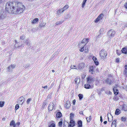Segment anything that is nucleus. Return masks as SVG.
<instances>
[{"instance_id":"nucleus-22","label":"nucleus","mask_w":127,"mask_h":127,"mask_svg":"<svg viewBox=\"0 0 127 127\" xmlns=\"http://www.w3.org/2000/svg\"><path fill=\"white\" fill-rule=\"evenodd\" d=\"M78 126L79 127H82V122L81 120L79 121L78 122Z\"/></svg>"},{"instance_id":"nucleus-16","label":"nucleus","mask_w":127,"mask_h":127,"mask_svg":"<svg viewBox=\"0 0 127 127\" xmlns=\"http://www.w3.org/2000/svg\"><path fill=\"white\" fill-rule=\"evenodd\" d=\"M80 81V78L78 77L76 78L75 79V83L77 84H78L79 83Z\"/></svg>"},{"instance_id":"nucleus-1","label":"nucleus","mask_w":127,"mask_h":127,"mask_svg":"<svg viewBox=\"0 0 127 127\" xmlns=\"http://www.w3.org/2000/svg\"><path fill=\"white\" fill-rule=\"evenodd\" d=\"M25 9L23 4L19 2H8L6 4L5 9L8 12L11 11L15 14H20Z\"/></svg>"},{"instance_id":"nucleus-14","label":"nucleus","mask_w":127,"mask_h":127,"mask_svg":"<svg viewBox=\"0 0 127 127\" xmlns=\"http://www.w3.org/2000/svg\"><path fill=\"white\" fill-rule=\"evenodd\" d=\"M24 97L22 96L20 97L19 99L18 103L19 104H22L24 101Z\"/></svg>"},{"instance_id":"nucleus-51","label":"nucleus","mask_w":127,"mask_h":127,"mask_svg":"<svg viewBox=\"0 0 127 127\" xmlns=\"http://www.w3.org/2000/svg\"><path fill=\"white\" fill-rule=\"evenodd\" d=\"M20 123L19 122H18L16 123V127H18L19 125H20Z\"/></svg>"},{"instance_id":"nucleus-19","label":"nucleus","mask_w":127,"mask_h":127,"mask_svg":"<svg viewBox=\"0 0 127 127\" xmlns=\"http://www.w3.org/2000/svg\"><path fill=\"white\" fill-rule=\"evenodd\" d=\"M10 126H13V127H16V125L14 121H12L10 122Z\"/></svg>"},{"instance_id":"nucleus-50","label":"nucleus","mask_w":127,"mask_h":127,"mask_svg":"<svg viewBox=\"0 0 127 127\" xmlns=\"http://www.w3.org/2000/svg\"><path fill=\"white\" fill-rule=\"evenodd\" d=\"M59 125L60 127L62 126V121H60L59 122Z\"/></svg>"},{"instance_id":"nucleus-53","label":"nucleus","mask_w":127,"mask_h":127,"mask_svg":"<svg viewBox=\"0 0 127 127\" xmlns=\"http://www.w3.org/2000/svg\"><path fill=\"white\" fill-rule=\"evenodd\" d=\"M116 62L117 63H119L120 62V60L119 58H117L116 59Z\"/></svg>"},{"instance_id":"nucleus-7","label":"nucleus","mask_w":127,"mask_h":127,"mask_svg":"<svg viewBox=\"0 0 127 127\" xmlns=\"http://www.w3.org/2000/svg\"><path fill=\"white\" fill-rule=\"evenodd\" d=\"M5 16L3 10L1 11L0 12V19H4Z\"/></svg>"},{"instance_id":"nucleus-32","label":"nucleus","mask_w":127,"mask_h":127,"mask_svg":"<svg viewBox=\"0 0 127 127\" xmlns=\"http://www.w3.org/2000/svg\"><path fill=\"white\" fill-rule=\"evenodd\" d=\"M74 114L73 113H71L70 114V119L72 120L73 119V118L74 117Z\"/></svg>"},{"instance_id":"nucleus-29","label":"nucleus","mask_w":127,"mask_h":127,"mask_svg":"<svg viewBox=\"0 0 127 127\" xmlns=\"http://www.w3.org/2000/svg\"><path fill=\"white\" fill-rule=\"evenodd\" d=\"M116 121H113L111 125L112 127H116Z\"/></svg>"},{"instance_id":"nucleus-18","label":"nucleus","mask_w":127,"mask_h":127,"mask_svg":"<svg viewBox=\"0 0 127 127\" xmlns=\"http://www.w3.org/2000/svg\"><path fill=\"white\" fill-rule=\"evenodd\" d=\"M113 90L114 92V94L115 95H117L118 94L119 91L118 90L116 89V88H113Z\"/></svg>"},{"instance_id":"nucleus-43","label":"nucleus","mask_w":127,"mask_h":127,"mask_svg":"<svg viewBox=\"0 0 127 127\" xmlns=\"http://www.w3.org/2000/svg\"><path fill=\"white\" fill-rule=\"evenodd\" d=\"M114 99L115 100H117L119 99V98L116 95L114 96Z\"/></svg>"},{"instance_id":"nucleus-39","label":"nucleus","mask_w":127,"mask_h":127,"mask_svg":"<svg viewBox=\"0 0 127 127\" xmlns=\"http://www.w3.org/2000/svg\"><path fill=\"white\" fill-rule=\"evenodd\" d=\"M123 74L126 76H127V70H125L123 72Z\"/></svg>"},{"instance_id":"nucleus-59","label":"nucleus","mask_w":127,"mask_h":127,"mask_svg":"<svg viewBox=\"0 0 127 127\" xmlns=\"http://www.w3.org/2000/svg\"><path fill=\"white\" fill-rule=\"evenodd\" d=\"M100 121L101 123H102V122L103 120L102 119V118L101 116L100 117Z\"/></svg>"},{"instance_id":"nucleus-25","label":"nucleus","mask_w":127,"mask_h":127,"mask_svg":"<svg viewBox=\"0 0 127 127\" xmlns=\"http://www.w3.org/2000/svg\"><path fill=\"white\" fill-rule=\"evenodd\" d=\"M63 10H62V9H59L57 12V14L58 15H60L62 13H63V12H62V11Z\"/></svg>"},{"instance_id":"nucleus-27","label":"nucleus","mask_w":127,"mask_h":127,"mask_svg":"<svg viewBox=\"0 0 127 127\" xmlns=\"http://www.w3.org/2000/svg\"><path fill=\"white\" fill-rule=\"evenodd\" d=\"M115 34V32H108L107 35L109 36H113Z\"/></svg>"},{"instance_id":"nucleus-2","label":"nucleus","mask_w":127,"mask_h":127,"mask_svg":"<svg viewBox=\"0 0 127 127\" xmlns=\"http://www.w3.org/2000/svg\"><path fill=\"white\" fill-rule=\"evenodd\" d=\"M20 41L22 43V44L20 45H18L17 47L19 48H21L24 47V44L26 43L28 46H29L30 45V41L29 38H26L25 35H23L20 36Z\"/></svg>"},{"instance_id":"nucleus-38","label":"nucleus","mask_w":127,"mask_h":127,"mask_svg":"<svg viewBox=\"0 0 127 127\" xmlns=\"http://www.w3.org/2000/svg\"><path fill=\"white\" fill-rule=\"evenodd\" d=\"M4 101H0V107H2L4 106Z\"/></svg>"},{"instance_id":"nucleus-17","label":"nucleus","mask_w":127,"mask_h":127,"mask_svg":"<svg viewBox=\"0 0 127 127\" xmlns=\"http://www.w3.org/2000/svg\"><path fill=\"white\" fill-rule=\"evenodd\" d=\"M122 51L123 53L125 54H127V48L124 47L123 48L122 50Z\"/></svg>"},{"instance_id":"nucleus-12","label":"nucleus","mask_w":127,"mask_h":127,"mask_svg":"<svg viewBox=\"0 0 127 127\" xmlns=\"http://www.w3.org/2000/svg\"><path fill=\"white\" fill-rule=\"evenodd\" d=\"M70 106V104L69 101L67 100L65 104L64 105V106L66 108H69Z\"/></svg>"},{"instance_id":"nucleus-34","label":"nucleus","mask_w":127,"mask_h":127,"mask_svg":"<svg viewBox=\"0 0 127 127\" xmlns=\"http://www.w3.org/2000/svg\"><path fill=\"white\" fill-rule=\"evenodd\" d=\"M91 116H90L89 117H87L86 118V119L87 120V121L88 122H89L91 120Z\"/></svg>"},{"instance_id":"nucleus-26","label":"nucleus","mask_w":127,"mask_h":127,"mask_svg":"<svg viewBox=\"0 0 127 127\" xmlns=\"http://www.w3.org/2000/svg\"><path fill=\"white\" fill-rule=\"evenodd\" d=\"M121 111L118 109H116L115 112V114L116 115H118L121 113Z\"/></svg>"},{"instance_id":"nucleus-44","label":"nucleus","mask_w":127,"mask_h":127,"mask_svg":"<svg viewBox=\"0 0 127 127\" xmlns=\"http://www.w3.org/2000/svg\"><path fill=\"white\" fill-rule=\"evenodd\" d=\"M55 124L54 123H52L49 126V127H55Z\"/></svg>"},{"instance_id":"nucleus-60","label":"nucleus","mask_w":127,"mask_h":127,"mask_svg":"<svg viewBox=\"0 0 127 127\" xmlns=\"http://www.w3.org/2000/svg\"><path fill=\"white\" fill-rule=\"evenodd\" d=\"M75 100H73V103L74 105L75 104Z\"/></svg>"},{"instance_id":"nucleus-23","label":"nucleus","mask_w":127,"mask_h":127,"mask_svg":"<svg viewBox=\"0 0 127 127\" xmlns=\"http://www.w3.org/2000/svg\"><path fill=\"white\" fill-rule=\"evenodd\" d=\"M47 100H44L43 102V104L42 106V108H44L45 106V105L47 103Z\"/></svg>"},{"instance_id":"nucleus-42","label":"nucleus","mask_w":127,"mask_h":127,"mask_svg":"<svg viewBox=\"0 0 127 127\" xmlns=\"http://www.w3.org/2000/svg\"><path fill=\"white\" fill-rule=\"evenodd\" d=\"M19 107V106L18 104H16L15 106V110H16L18 109Z\"/></svg>"},{"instance_id":"nucleus-48","label":"nucleus","mask_w":127,"mask_h":127,"mask_svg":"<svg viewBox=\"0 0 127 127\" xmlns=\"http://www.w3.org/2000/svg\"><path fill=\"white\" fill-rule=\"evenodd\" d=\"M100 20H99V19L98 18H97L95 20V23H97Z\"/></svg>"},{"instance_id":"nucleus-40","label":"nucleus","mask_w":127,"mask_h":127,"mask_svg":"<svg viewBox=\"0 0 127 127\" xmlns=\"http://www.w3.org/2000/svg\"><path fill=\"white\" fill-rule=\"evenodd\" d=\"M70 68L71 69H77L76 68V66L75 65H71V66H70Z\"/></svg>"},{"instance_id":"nucleus-54","label":"nucleus","mask_w":127,"mask_h":127,"mask_svg":"<svg viewBox=\"0 0 127 127\" xmlns=\"http://www.w3.org/2000/svg\"><path fill=\"white\" fill-rule=\"evenodd\" d=\"M94 69L91 70V72H90L92 74H93L94 73Z\"/></svg>"},{"instance_id":"nucleus-35","label":"nucleus","mask_w":127,"mask_h":127,"mask_svg":"<svg viewBox=\"0 0 127 127\" xmlns=\"http://www.w3.org/2000/svg\"><path fill=\"white\" fill-rule=\"evenodd\" d=\"M78 96L79 97V99L81 100L83 97V95L81 94H79L78 95Z\"/></svg>"},{"instance_id":"nucleus-33","label":"nucleus","mask_w":127,"mask_h":127,"mask_svg":"<svg viewBox=\"0 0 127 127\" xmlns=\"http://www.w3.org/2000/svg\"><path fill=\"white\" fill-rule=\"evenodd\" d=\"M64 21H63L62 20L60 21L57 22L56 23V25H60Z\"/></svg>"},{"instance_id":"nucleus-47","label":"nucleus","mask_w":127,"mask_h":127,"mask_svg":"<svg viewBox=\"0 0 127 127\" xmlns=\"http://www.w3.org/2000/svg\"><path fill=\"white\" fill-rule=\"evenodd\" d=\"M89 49L87 47H85V52L86 53H87Z\"/></svg>"},{"instance_id":"nucleus-63","label":"nucleus","mask_w":127,"mask_h":127,"mask_svg":"<svg viewBox=\"0 0 127 127\" xmlns=\"http://www.w3.org/2000/svg\"><path fill=\"white\" fill-rule=\"evenodd\" d=\"M63 126L64 127H67V126H66L65 123H64V125H63Z\"/></svg>"},{"instance_id":"nucleus-31","label":"nucleus","mask_w":127,"mask_h":127,"mask_svg":"<svg viewBox=\"0 0 127 127\" xmlns=\"http://www.w3.org/2000/svg\"><path fill=\"white\" fill-rule=\"evenodd\" d=\"M103 15L102 14H100L97 17L100 20H101L103 18Z\"/></svg>"},{"instance_id":"nucleus-5","label":"nucleus","mask_w":127,"mask_h":127,"mask_svg":"<svg viewBox=\"0 0 127 127\" xmlns=\"http://www.w3.org/2000/svg\"><path fill=\"white\" fill-rule=\"evenodd\" d=\"M88 38H84L82 41V42L80 43H79V47H81V45H85L88 42Z\"/></svg>"},{"instance_id":"nucleus-52","label":"nucleus","mask_w":127,"mask_h":127,"mask_svg":"<svg viewBox=\"0 0 127 127\" xmlns=\"http://www.w3.org/2000/svg\"><path fill=\"white\" fill-rule=\"evenodd\" d=\"M31 99L30 98L28 99L27 101V103L28 104H29V103L30 101H31Z\"/></svg>"},{"instance_id":"nucleus-36","label":"nucleus","mask_w":127,"mask_h":127,"mask_svg":"<svg viewBox=\"0 0 127 127\" xmlns=\"http://www.w3.org/2000/svg\"><path fill=\"white\" fill-rule=\"evenodd\" d=\"M94 67L93 66H90L89 68V71L90 72H91V70L94 69Z\"/></svg>"},{"instance_id":"nucleus-11","label":"nucleus","mask_w":127,"mask_h":127,"mask_svg":"<svg viewBox=\"0 0 127 127\" xmlns=\"http://www.w3.org/2000/svg\"><path fill=\"white\" fill-rule=\"evenodd\" d=\"M87 82L88 83H90L93 82V79L92 77H89L87 78Z\"/></svg>"},{"instance_id":"nucleus-15","label":"nucleus","mask_w":127,"mask_h":127,"mask_svg":"<svg viewBox=\"0 0 127 127\" xmlns=\"http://www.w3.org/2000/svg\"><path fill=\"white\" fill-rule=\"evenodd\" d=\"M93 59L96 65H98L99 64L98 62L97 61V59L95 57H93L92 58Z\"/></svg>"},{"instance_id":"nucleus-9","label":"nucleus","mask_w":127,"mask_h":127,"mask_svg":"<svg viewBox=\"0 0 127 127\" xmlns=\"http://www.w3.org/2000/svg\"><path fill=\"white\" fill-rule=\"evenodd\" d=\"M86 84L84 85V87L86 89H92L93 88V86L92 85H90L88 84Z\"/></svg>"},{"instance_id":"nucleus-28","label":"nucleus","mask_w":127,"mask_h":127,"mask_svg":"<svg viewBox=\"0 0 127 127\" xmlns=\"http://www.w3.org/2000/svg\"><path fill=\"white\" fill-rule=\"evenodd\" d=\"M38 20V19L37 18H35L32 21V23L33 24H34L36 23Z\"/></svg>"},{"instance_id":"nucleus-30","label":"nucleus","mask_w":127,"mask_h":127,"mask_svg":"<svg viewBox=\"0 0 127 127\" xmlns=\"http://www.w3.org/2000/svg\"><path fill=\"white\" fill-rule=\"evenodd\" d=\"M85 46V45H81V47H82V48H81L79 50V51L81 52H83L84 50V47Z\"/></svg>"},{"instance_id":"nucleus-45","label":"nucleus","mask_w":127,"mask_h":127,"mask_svg":"<svg viewBox=\"0 0 127 127\" xmlns=\"http://www.w3.org/2000/svg\"><path fill=\"white\" fill-rule=\"evenodd\" d=\"M86 2L85 1H83L82 5V6L83 8L84 7Z\"/></svg>"},{"instance_id":"nucleus-4","label":"nucleus","mask_w":127,"mask_h":127,"mask_svg":"<svg viewBox=\"0 0 127 127\" xmlns=\"http://www.w3.org/2000/svg\"><path fill=\"white\" fill-rule=\"evenodd\" d=\"M16 65L15 64H11L7 68V70L9 72H12L13 71V69L15 68Z\"/></svg>"},{"instance_id":"nucleus-62","label":"nucleus","mask_w":127,"mask_h":127,"mask_svg":"<svg viewBox=\"0 0 127 127\" xmlns=\"http://www.w3.org/2000/svg\"><path fill=\"white\" fill-rule=\"evenodd\" d=\"M48 87V86L46 85V86H44V87H42L43 88H47Z\"/></svg>"},{"instance_id":"nucleus-3","label":"nucleus","mask_w":127,"mask_h":127,"mask_svg":"<svg viewBox=\"0 0 127 127\" xmlns=\"http://www.w3.org/2000/svg\"><path fill=\"white\" fill-rule=\"evenodd\" d=\"M100 56L102 59L104 58L107 55V53L104 51V50L102 49L100 51L99 54Z\"/></svg>"},{"instance_id":"nucleus-49","label":"nucleus","mask_w":127,"mask_h":127,"mask_svg":"<svg viewBox=\"0 0 127 127\" xmlns=\"http://www.w3.org/2000/svg\"><path fill=\"white\" fill-rule=\"evenodd\" d=\"M100 20H99V19L98 18H97L95 20V23H97Z\"/></svg>"},{"instance_id":"nucleus-13","label":"nucleus","mask_w":127,"mask_h":127,"mask_svg":"<svg viewBox=\"0 0 127 127\" xmlns=\"http://www.w3.org/2000/svg\"><path fill=\"white\" fill-rule=\"evenodd\" d=\"M84 67V64L83 63H80L78 65V68L77 69L79 70H82Z\"/></svg>"},{"instance_id":"nucleus-37","label":"nucleus","mask_w":127,"mask_h":127,"mask_svg":"<svg viewBox=\"0 0 127 127\" xmlns=\"http://www.w3.org/2000/svg\"><path fill=\"white\" fill-rule=\"evenodd\" d=\"M46 24L44 23H41L40 25V27H44L45 25Z\"/></svg>"},{"instance_id":"nucleus-21","label":"nucleus","mask_w":127,"mask_h":127,"mask_svg":"<svg viewBox=\"0 0 127 127\" xmlns=\"http://www.w3.org/2000/svg\"><path fill=\"white\" fill-rule=\"evenodd\" d=\"M68 7V5H65L62 8V10H63L62 11V12H64V11L67 9Z\"/></svg>"},{"instance_id":"nucleus-8","label":"nucleus","mask_w":127,"mask_h":127,"mask_svg":"<svg viewBox=\"0 0 127 127\" xmlns=\"http://www.w3.org/2000/svg\"><path fill=\"white\" fill-rule=\"evenodd\" d=\"M54 106V104L53 103H51L48 106V109L49 110L51 111L53 109Z\"/></svg>"},{"instance_id":"nucleus-64","label":"nucleus","mask_w":127,"mask_h":127,"mask_svg":"<svg viewBox=\"0 0 127 127\" xmlns=\"http://www.w3.org/2000/svg\"><path fill=\"white\" fill-rule=\"evenodd\" d=\"M125 70H127V65H126L125 66Z\"/></svg>"},{"instance_id":"nucleus-6","label":"nucleus","mask_w":127,"mask_h":127,"mask_svg":"<svg viewBox=\"0 0 127 127\" xmlns=\"http://www.w3.org/2000/svg\"><path fill=\"white\" fill-rule=\"evenodd\" d=\"M113 82V81L112 79L108 78L106 79L105 80V83L109 85H111Z\"/></svg>"},{"instance_id":"nucleus-24","label":"nucleus","mask_w":127,"mask_h":127,"mask_svg":"<svg viewBox=\"0 0 127 127\" xmlns=\"http://www.w3.org/2000/svg\"><path fill=\"white\" fill-rule=\"evenodd\" d=\"M122 109L124 110L125 111H127V106L126 105H123L121 106Z\"/></svg>"},{"instance_id":"nucleus-56","label":"nucleus","mask_w":127,"mask_h":127,"mask_svg":"<svg viewBox=\"0 0 127 127\" xmlns=\"http://www.w3.org/2000/svg\"><path fill=\"white\" fill-rule=\"evenodd\" d=\"M112 119H111V120L109 119V118L108 117V121L109 122H111L112 120L113 119V117L112 116Z\"/></svg>"},{"instance_id":"nucleus-58","label":"nucleus","mask_w":127,"mask_h":127,"mask_svg":"<svg viewBox=\"0 0 127 127\" xmlns=\"http://www.w3.org/2000/svg\"><path fill=\"white\" fill-rule=\"evenodd\" d=\"M124 6L125 8L127 9V2L126 3Z\"/></svg>"},{"instance_id":"nucleus-10","label":"nucleus","mask_w":127,"mask_h":127,"mask_svg":"<svg viewBox=\"0 0 127 127\" xmlns=\"http://www.w3.org/2000/svg\"><path fill=\"white\" fill-rule=\"evenodd\" d=\"M68 127H73L75 125V122L73 120H70V121L69 123V124H68Z\"/></svg>"},{"instance_id":"nucleus-46","label":"nucleus","mask_w":127,"mask_h":127,"mask_svg":"<svg viewBox=\"0 0 127 127\" xmlns=\"http://www.w3.org/2000/svg\"><path fill=\"white\" fill-rule=\"evenodd\" d=\"M126 120V118L125 117H123L121 118V120L122 121H125Z\"/></svg>"},{"instance_id":"nucleus-61","label":"nucleus","mask_w":127,"mask_h":127,"mask_svg":"<svg viewBox=\"0 0 127 127\" xmlns=\"http://www.w3.org/2000/svg\"><path fill=\"white\" fill-rule=\"evenodd\" d=\"M124 26L125 27H127V23L124 24Z\"/></svg>"},{"instance_id":"nucleus-57","label":"nucleus","mask_w":127,"mask_h":127,"mask_svg":"<svg viewBox=\"0 0 127 127\" xmlns=\"http://www.w3.org/2000/svg\"><path fill=\"white\" fill-rule=\"evenodd\" d=\"M5 0H0V4L2 3Z\"/></svg>"},{"instance_id":"nucleus-41","label":"nucleus","mask_w":127,"mask_h":127,"mask_svg":"<svg viewBox=\"0 0 127 127\" xmlns=\"http://www.w3.org/2000/svg\"><path fill=\"white\" fill-rule=\"evenodd\" d=\"M70 16L68 14H67L64 16V18L65 19H67L68 18H69L70 17Z\"/></svg>"},{"instance_id":"nucleus-20","label":"nucleus","mask_w":127,"mask_h":127,"mask_svg":"<svg viewBox=\"0 0 127 127\" xmlns=\"http://www.w3.org/2000/svg\"><path fill=\"white\" fill-rule=\"evenodd\" d=\"M62 115V113L60 112H58L56 114V117L58 118H60L61 117Z\"/></svg>"},{"instance_id":"nucleus-55","label":"nucleus","mask_w":127,"mask_h":127,"mask_svg":"<svg viewBox=\"0 0 127 127\" xmlns=\"http://www.w3.org/2000/svg\"><path fill=\"white\" fill-rule=\"evenodd\" d=\"M104 29L103 28H102L100 30V32H102L103 31H104Z\"/></svg>"}]
</instances>
